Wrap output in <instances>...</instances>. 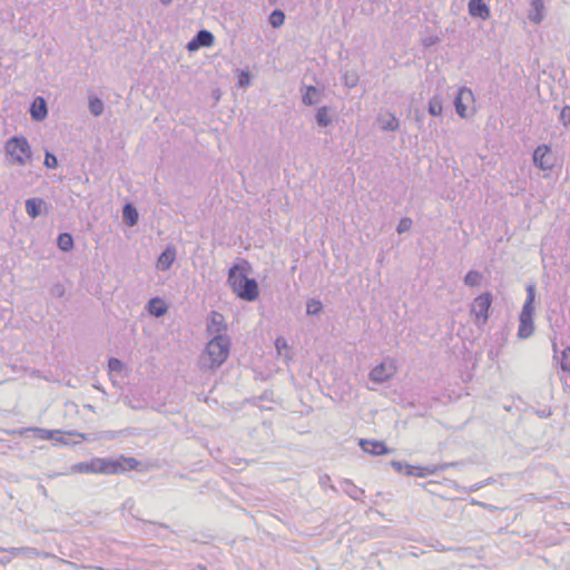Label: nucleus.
Returning a JSON list of instances; mask_svg holds the SVG:
<instances>
[{
  "mask_svg": "<svg viewBox=\"0 0 570 570\" xmlns=\"http://www.w3.org/2000/svg\"><path fill=\"white\" fill-rule=\"evenodd\" d=\"M140 462L131 456L94 458L88 462L76 465V470L86 474H121L127 471L138 470Z\"/></svg>",
  "mask_w": 570,
  "mask_h": 570,
  "instance_id": "nucleus-1",
  "label": "nucleus"
},
{
  "mask_svg": "<svg viewBox=\"0 0 570 570\" xmlns=\"http://www.w3.org/2000/svg\"><path fill=\"white\" fill-rule=\"evenodd\" d=\"M248 271L249 265L247 263L235 265L229 271L228 283L239 298L253 302L257 299L259 289L257 282L247 276Z\"/></svg>",
  "mask_w": 570,
  "mask_h": 570,
  "instance_id": "nucleus-2",
  "label": "nucleus"
},
{
  "mask_svg": "<svg viewBox=\"0 0 570 570\" xmlns=\"http://www.w3.org/2000/svg\"><path fill=\"white\" fill-rule=\"evenodd\" d=\"M230 341L223 335H216L210 340L204 353V366L215 370L226 362L229 356Z\"/></svg>",
  "mask_w": 570,
  "mask_h": 570,
  "instance_id": "nucleus-3",
  "label": "nucleus"
},
{
  "mask_svg": "<svg viewBox=\"0 0 570 570\" xmlns=\"http://www.w3.org/2000/svg\"><path fill=\"white\" fill-rule=\"evenodd\" d=\"M7 155L10 157L11 164L19 166L27 165L32 157L31 147L24 137H12L4 146Z\"/></svg>",
  "mask_w": 570,
  "mask_h": 570,
  "instance_id": "nucleus-4",
  "label": "nucleus"
},
{
  "mask_svg": "<svg viewBox=\"0 0 570 570\" xmlns=\"http://www.w3.org/2000/svg\"><path fill=\"white\" fill-rule=\"evenodd\" d=\"M492 294L490 292L478 295L471 304V315L478 325H484L489 320V309L492 305Z\"/></svg>",
  "mask_w": 570,
  "mask_h": 570,
  "instance_id": "nucleus-5",
  "label": "nucleus"
},
{
  "mask_svg": "<svg viewBox=\"0 0 570 570\" xmlns=\"http://www.w3.org/2000/svg\"><path fill=\"white\" fill-rule=\"evenodd\" d=\"M474 104L475 98L472 90L469 88H461L454 101L456 114L461 118L472 116L475 111Z\"/></svg>",
  "mask_w": 570,
  "mask_h": 570,
  "instance_id": "nucleus-6",
  "label": "nucleus"
},
{
  "mask_svg": "<svg viewBox=\"0 0 570 570\" xmlns=\"http://www.w3.org/2000/svg\"><path fill=\"white\" fill-rule=\"evenodd\" d=\"M396 372V365L393 361L383 362L372 368L370 377L374 382H384L391 379Z\"/></svg>",
  "mask_w": 570,
  "mask_h": 570,
  "instance_id": "nucleus-7",
  "label": "nucleus"
},
{
  "mask_svg": "<svg viewBox=\"0 0 570 570\" xmlns=\"http://www.w3.org/2000/svg\"><path fill=\"white\" fill-rule=\"evenodd\" d=\"M451 465L452 464H448V463L438 464V465H429V466L407 465L406 474L412 475V476H417V478H428V476L435 475L439 472L444 471L445 469H448Z\"/></svg>",
  "mask_w": 570,
  "mask_h": 570,
  "instance_id": "nucleus-8",
  "label": "nucleus"
},
{
  "mask_svg": "<svg viewBox=\"0 0 570 570\" xmlns=\"http://www.w3.org/2000/svg\"><path fill=\"white\" fill-rule=\"evenodd\" d=\"M533 161L540 169H550L553 166L551 148L547 145L538 146L533 153Z\"/></svg>",
  "mask_w": 570,
  "mask_h": 570,
  "instance_id": "nucleus-9",
  "label": "nucleus"
},
{
  "mask_svg": "<svg viewBox=\"0 0 570 570\" xmlns=\"http://www.w3.org/2000/svg\"><path fill=\"white\" fill-rule=\"evenodd\" d=\"M533 312L534 309H524L522 308L520 313V325L518 330V336L520 338H528L534 332L533 324Z\"/></svg>",
  "mask_w": 570,
  "mask_h": 570,
  "instance_id": "nucleus-10",
  "label": "nucleus"
},
{
  "mask_svg": "<svg viewBox=\"0 0 570 570\" xmlns=\"http://www.w3.org/2000/svg\"><path fill=\"white\" fill-rule=\"evenodd\" d=\"M361 449L372 455H384L391 452L383 441L361 439L358 442Z\"/></svg>",
  "mask_w": 570,
  "mask_h": 570,
  "instance_id": "nucleus-11",
  "label": "nucleus"
},
{
  "mask_svg": "<svg viewBox=\"0 0 570 570\" xmlns=\"http://www.w3.org/2000/svg\"><path fill=\"white\" fill-rule=\"evenodd\" d=\"M214 43V36L212 32L207 30H200L197 36L188 42L187 49L189 51H195L200 47H210Z\"/></svg>",
  "mask_w": 570,
  "mask_h": 570,
  "instance_id": "nucleus-12",
  "label": "nucleus"
},
{
  "mask_svg": "<svg viewBox=\"0 0 570 570\" xmlns=\"http://www.w3.org/2000/svg\"><path fill=\"white\" fill-rule=\"evenodd\" d=\"M176 259V249L168 246L158 257L156 267L160 271L169 269Z\"/></svg>",
  "mask_w": 570,
  "mask_h": 570,
  "instance_id": "nucleus-13",
  "label": "nucleus"
},
{
  "mask_svg": "<svg viewBox=\"0 0 570 570\" xmlns=\"http://www.w3.org/2000/svg\"><path fill=\"white\" fill-rule=\"evenodd\" d=\"M469 13L472 17L481 18L483 20L490 18V9L482 0H470Z\"/></svg>",
  "mask_w": 570,
  "mask_h": 570,
  "instance_id": "nucleus-14",
  "label": "nucleus"
},
{
  "mask_svg": "<svg viewBox=\"0 0 570 570\" xmlns=\"http://www.w3.org/2000/svg\"><path fill=\"white\" fill-rule=\"evenodd\" d=\"M209 333L219 334L226 330L225 318L218 312H213L210 314L209 323L207 326Z\"/></svg>",
  "mask_w": 570,
  "mask_h": 570,
  "instance_id": "nucleus-15",
  "label": "nucleus"
},
{
  "mask_svg": "<svg viewBox=\"0 0 570 570\" xmlns=\"http://www.w3.org/2000/svg\"><path fill=\"white\" fill-rule=\"evenodd\" d=\"M148 311L151 315L156 317H160L165 315L168 311V305L160 297L151 298L148 303Z\"/></svg>",
  "mask_w": 570,
  "mask_h": 570,
  "instance_id": "nucleus-16",
  "label": "nucleus"
},
{
  "mask_svg": "<svg viewBox=\"0 0 570 570\" xmlns=\"http://www.w3.org/2000/svg\"><path fill=\"white\" fill-rule=\"evenodd\" d=\"M31 116L36 120H42L47 116V106L43 98L38 97L33 100L30 109Z\"/></svg>",
  "mask_w": 570,
  "mask_h": 570,
  "instance_id": "nucleus-17",
  "label": "nucleus"
},
{
  "mask_svg": "<svg viewBox=\"0 0 570 570\" xmlns=\"http://www.w3.org/2000/svg\"><path fill=\"white\" fill-rule=\"evenodd\" d=\"M543 0H532L531 11L529 13L530 20L533 21L534 23H540L543 20Z\"/></svg>",
  "mask_w": 570,
  "mask_h": 570,
  "instance_id": "nucleus-18",
  "label": "nucleus"
},
{
  "mask_svg": "<svg viewBox=\"0 0 570 570\" xmlns=\"http://www.w3.org/2000/svg\"><path fill=\"white\" fill-rule=\"evenodd\" d=\"M26 432H33L39 440H52L55 438V434L58 433V431L53 430H46L40 428H28L18 431L19 434H24Z\"/></svg>",
  "mask_w": 570,
  "mask_h": 570,
  "instance_id": "nucleus-19",
  "label": "nucleus"
},
{
  "mask_svg": "<svg viewBox=\"0 0 570 570\" xmlns=\"http://www.w3.org/2000/svg\"><path fill=\"white\" fill-rule=\"evenodd\" d=\"M42 205L43 200L40 198L28 199L26 202V212L31 218H36L40 214Z\"/></svg>",
  "mask_w": 570,
  "mask_h": 570,
  "instance_id": "nucleus-20",
  "label": "nucleus"
},
{
  "mask_svg": "<svg viewBox=\"0 0 570 570\" xmlns=\"http://www.w3.org/2000/svg\"><path fill=\"white\" fill-rule=\"evenodd\" d=\"M124 218L129 226H134L138 222V213L131 204H127L124 207Z\"/></svg>",
  "mask_w": 570,
  "mask_h": 570,
  "instance_id": "nucleus-21",
  "label": "nucleus"
},
{
  "mask_svg": "<svg viewBox=\"0 0 570 570\" xmlns=\"http://www.w3.org/2000/svg\"><path fill=\"white\" fill-rule=\"evenodd\" d=\"M58 247L63 252H69L73 248V238L68 233H62L58 237Z\"/></svg>",
  "mask_w": 570,
  "mask_h": 570,
  "instance_id": "nucleus-22",
  "label": "nucleus"
},
{
  "mask_svg": "<svg viewBox=\"0 0 570 570\" xmlns=\"http://www.w3.org/2000/svg\"><path fill=\"white\" fill-rule=\"evenodd\" d=\"M482 279L483 275L480 272L470 271L464 277V283L469 287H475L481 284Z\"/></svg>",
  "mask_w": 570,
  "mask_h": 570,
  "instance_id": "nucleus-23",
  "label": "nucleus"
},
{
  "mask_svg": "<svg viewBox=\"0 0 570 570\" xmlns=\"http://www.w3.org/2000/svg\"><path fill=\"white\" fill-rule=\"evenodd\" d=\"M557 360L560 368L563 372L570 373V347L564 348Z\"/></svg>",
  "mask_w": 570,
  "mask_h": 570,
  "instance_id": "nucleus-24",
  "label": "nucleus"
},
{
  "mask_svg": "<svg viewBox=\"0 0 570 570\" xmlns=\"http://www.w3.org/2000/svg\"><path fill=\"white\" fill-rule=\"evenodd\" d=\"M275 346L279 355L284 356L287 360L291 358L289 346L284 337H277L275 341Z\"/></svg>",
  "mask_w": 570,
  "mask_h": 570,
  "instance_id": "nucleus-25",
  "label": "nucleus"
},
{
  "mask_svg": "<svg viewBox=\"0 0 570 570\" xmlns=\"http://www.w3.org/2000/svg\"><path fill=\"white\" fill-rule=\"evenodd\" d=\"M534 299H535V287L534 285L527 286V301L522 308L524 309H534Z\"/></svg>",
  "mask_w": 570,
  "mask_h": 570,
  "instance_id": "nucleus-26",
  "label": "nucleus"
},
{
  "mask_svg": "<svg viewBox=\"0 0 570 570\" xmlns=\"http://www.w3.org/2000/svg\"><path fill=\"white\" fill-rule=\"evenodd\" d=\"M443 107L440 98L434 97L429 101V112L432 116H440L442 114Z\"/></svg>",
  "mask_w": 570,
  "mask_h": 570,
  "instance_id": "nucleus-27",
  "label": "nucleus"
},
{
  "mask_svg": "<svg viewBox=\"0 0 570 570\" xmlns=\"http://www.w3.org/2000/svg\"><path fill=\"white\" fill-rule=\"evenodd\" d=\"M318 91L316 88L307 87L306 94L303 97V102L307 106L314 105L317 101Z\"/></svg>",
  "mask_w": 570,
  "mask_h": 570,
  "instance_id": "nucleus-28",
  "label": "nucleus"
},
{
  "mask_svg": "<svg viewBox=\"0 0 570 570\" xmlns=\"http://www.w3.org/2000/svg\"><path fill=\"white\" fill-rule=\"evenodd\" d=\"M89 109L95 116H100L104 111V104L99 98L92 97L89 99Z\"/></svg>",
  "mask_w": 570,
  "mask_h": 570,
  "instance_id": "nucleus-29",
  "label": "nucleus"
},
{
  "mask_svg": "<svg viewBox=\"0 0 570 570\" xmlns=\"http://www.w3.org/2000/svg\"><path fill=\"white\" fill-rule=\"evenodd\" d=\"M285 21V16L281 10H274L269 16V22L274 28L281 27Z\"/></svg>",
  "mask_w": 570,
  "mask_h": 570,
  "instance_id": "nucleus-30",
  "label": "nucleus"
},
{
  "mask_svg": "<svg viewBox=\"0 0 570 570\" xmlns=\"http://www.w3.org/2000/svg\"><path fill=\"white\" fill-rule=\"evenodd\" d=\"M316 119H317V122L321 125V126H327L331 124L332 119L328 115V110L326 107H322L318 109L317 111V115H316Z\"/></svg>",
  "mask_w": 570,
  "mask_h": 570,
  "instance_id": "nucleus-31",
  "label": "nucleus"
},
{
  "mask_svg": "<svg viewBox=\"0 0 570 570\" xmlns=\"http://www.w3.org/2000/svg\"><path fill=\"white\" fill-rule=\"evenodd\" d=\"M322 309V303L320 301H311L307 303V314L314 315L320 313Z\"/></svg>",
  "mask_w": 570,
  "mask_h": 570,
  "instance_id": "nucleus-32",
  "label": "nucleus"
},
{
  "mask_svg": "<svg viewBox=\"0 0 570 570\" xmlns=\"http://www.w3.org/2000/svg\"><path fill=\"white\" fill-rule=\"evenodd\" d=\"M411 227H412V219L405 217L399 222L397 232L401 234V233L407 232Z\"/></svg>",
  "mask_w": 570,
  "mask_h": 570,
  "instance_id": "nucleus-33",
  "label": "nucleus"
},
{
  "mask_svg": "<svg viewBox=\"0 0 570 570\" xmlns=\"http://www.w3.org/2000/svg\"><path fill=\"white\" fill-rule=\"evenodd\" d=\"M58 165V161H57V158L55 155L50 154V153H46V157H45V166L47 168H56Z\"/></svg>",
  "mask_w": 570,
  "mask_h": 570,
  "instance_id": "nucleus-34",
  "label": "nucleus"
},
{
  "mask_svg": "<svg viewBox=\"0 0 570 570\" xmlns=\"http://www.w3.org/2000/svg\"><path fill=\"white\" fill-rule=\"evenodd\" d=\"M560 119L564 125L570 124V106H564L560 112Z\"/></svg>",
  "mask_w": 570,
  "mask_h": 570,
  "instance_id": "nucleus-35",
  "label": "nucleus"
},
{
  "mask_svg": "<svg viewBox=\"0 0 570 570\" xmlns=\"http://www.w3.org/2000/svg\"><path fill=\"white\" fill-rule=\"evenodd\" d=\"M124 367V364L121 363V361L117 360V358H111L109 361V368L110 371H115V372H120Z\"/></svg>",
  "mask_w": 570,
  "mask_h": 570,
  "instance_id": "nucleus-36",
  "label": "nucleus"
},
{
  "mask_svg": "<svg viewBox=\"0 0 570 570\" xmlns=\"http://www.w3.org/2000/svg\"><path fill=\"white\" fill-rule=\"evenodd\" d=\"M239 83L242 86H247L249 83V77L248 73H242L239 78Z\"/></svg>",
  "mask_w": 570,
  "mask_h": 570,
  "instance_id": "nucleus-37",
  "label": "nucleus"
},
{
  "mask_svg": "<svg viewBox=\"0 0 570 570\" xmlns=\"http://www.w3.org/2000/svg\"><path fill=\"white\" fill-rule=\"evenodd\" d=\"M397 127H399V121H397L395 118H393V119L391 120V122H389V125H387V126H385L384 128H385V129H387V128H389V129H391V130H394V129H396Z\"/></svg>",
  "mask_w": 570,
  "mask_h": 570,
  "instance_id": "nucleus-38",
  "label": "nucleus"
},
{
  "mask_svg": "<svg viewBox=\"0 0 570 570\" xmlns=\"http://www.w3.org/2000/svg\"><path fill=\"white\" fill-rule=\"evenodd\" d=\"M160 2L165 6L169 4L171 2V0H160Z\"/></svg>",
  "mask_w": 570,
  "mask_h": 570,
  "instance_id": "nucleus-39",
  "label": "nucleus"
},
{
  "mask_svg": "<svg viewBox=\"0 0 570 570\" xmlns=\"http://www.w3.org/2000/svg\"><path fill=\"white\" fill-rule=\"evenodd\" d=\"M394 465L396 466V469H399V470L401 469L400 464L394 463Z\"/></svg>",
  "mask_w": 570,
  "mask_h": 570,
  "instance_id": "nucleus-40",
  "label": "nucleus"
}]
</instances>
